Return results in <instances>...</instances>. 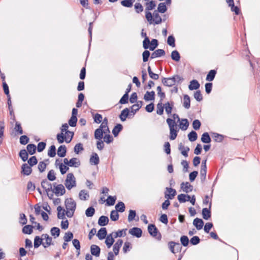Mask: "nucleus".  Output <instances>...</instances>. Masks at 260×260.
Returning <instances> with one entry per match:
<instances>
[{
	"instance_id": "obj_1",
	"label": "nucleus",
	"mask_w": 260,
	"mask_h": 260,
	"mask_svg": "<svg viewBox=\"0 0 260 260\" xmlns=\"http://www.w3.org/2000/svg\"><path fill=\"white\" fill-rule=\"evenodd\" d=\"M69 126L67 123H64L60 128L61 133L57 134L56 139L59 144L64 141L67 143H70L73 138L74 132L68 130Z\"/></svg>"
},
{
	"instance_id": "obj_2",
	"label": "nucleus",
	"mask_w": 260,
	"mask_h": 260,
	"mask_svg": "<svg viewBox=\"0 0 260 260\" xmlns=\"http://www.w3.org/2000/svg\"><path fill=\"white\" fill-rule=\"evenodd\" d=\"M158 46V41L155 39H153L150 41L149 38H146L143 41V47L145 49H149L150 51H154Z\"/></svg>"
},
{
	"instance_id": "obj_3",
	"label": "nucleus",
	"mask_w": 260,
	"mask_h": 260,
	"mask_svg": "<svg viewBox=\"0 0 260 260\" xmlns=\"http://www.w3.org/2000/svg\"><path fill=\"white\" fill-rule=\"evenodd\" d=\"M146 13L145 17L147 21L149 22L150 24L152 23V20H154L153 18L152 15L151 13L149 11L150 10H152L156 7V4L154 1H151L149 2H147L146 3Z\"/></svg>"
},
{
	"instance_id": "obj_4",
	"label": "nucleus",
	"mask_w": 260,
	"mask_h": 260,
	"mask_svg": "<svg viewBox=\"0 0 260 260\" xmlns=\"http://www.w3.org/2000/svg\"><path fill=\"white\" fill-rule=\"evenodd\" d=\"M64 184L66 188L69 190L76 186V178L72 173L67 174Z\"/></svg>"
},
{
	"instance_id": "obj_5",
	"label": "nucleus",
	"mask_w": 260,
	"mask_h": 260,
	"mask_svg": "<svg viewBox=\"0 0 260 260\" xmlns=\"http://www.w3.org/2000/svg\"><path fill=\"white\" fill-rule=\"evenodd\" d=\"M148 231L151 236L155 237L157 240L160 241L161 240V235L155 224H149L148 226Z\"/></svg>"
},
{
	"instance_id": "obj_6",
	"label": "nucleus",
	"mask_w": 260,
	"mask_h": 260,
	"mask_svg": "<svg viewBox=\"0 0 260 260\" xmlns=\"http://www.w3.org/2000/svg\"><path fill=\"white\" fill-rule=\"evenodd\" d=\"M67 210L75 211L76 208V203L72 198L67 199L64 202Z\"/></svg>"
},
{
	"instance_id": "obj_7",
	"label": "nucleus",
	"mask_w": 260,
	"mask_h": 260,
	"mask_svg": "<svg viewBox=\"0 0 260 260\" xmlns=\"http://www.w3.org/2000/svg\"><path fill=\"white\" fill-rule=\"evenodd\" d=\"M212 203L211 202L209 203V208H204L202 209V216L203 218L205 220H208L211 217V208Z\"/></svg>"
},
{
	"instance_id": "obj_8",
	"label": "nucleus",
	"mask_w": 260,
	"mask_h": 260,
	"mask_svg": "<svg viewBox=\"0 0 260 260\" xmlns=\"http://www.w3.org/2000/svg\"><path fill=\"white\" fill-rule=\"evenodd\" d=\"M32 167H30V166L28 165L27 164H23L21 166V173L25 176H28L32 173Z\"/></svg>"
},
{
	"instance_id": "obj_9",
	"label": "nucleus",
	"mask_w": 260,
	"mask_h": 260,
	"mask_svg": "<svg viewBox=\"0 0 260 260\" xmlns=\"http://www.w3.org/2000/svg\"><path fill=\"white\" fill-rule=\"evenodd\" d=\"M52 191L54 192L56 196H62L66 193V189L63 185L61 184L57 185L55 187L54 189H52Z\"/></svg>"
},
{
	"instance_id": "obj_10",
	"label": "nucleus",
	"mask_w": 260,
	"mask_h": 260,
	"mask_svg": "<svg viewBox=\"0 0 260 260\" xmlns=\"http://www.w3.org/2000/svg\"><path fill=\"white\" fill-rule=\"evenodd\" d=\"M129 233L137 238H140L143 233L141 229L137 227H134L129 230Z\"/></svg>"
},
{
	"instance_id": "obj_11",
	"label": "nucleus",
	"mask_w": 260,
	"mask_h": 260,
	"mask_svg": "<svg viewBox=\"0 0 260 260\" xmlns=\"http://www.w3.org/2000/svg\"><path fill=\"white\" fill-rule=\"evenodd\" d=\"M166 191L168 192V193H167L166 192H165V198L172 200L177 193L176 190L172 188L169 187H166Z\"/></svg>"
},
{
	"instance_id": "obj_12",
	"label": "nucleus",
	"mask_w": 260,
	"mask_h": 260,
	"mask_svg": "<svg viewBox=\"0 0 260 260\" xmlns=\"http://www.w3.org/2000/svg\"><path fill=\"white\" fill-rule=\"evenodd\" d=\"M166 54L165 51L161 49H158L154 50V51L151 54V59H153L157 57H159L164 56Z\"/></svg>"
},
{
	"instance_id": "obj_13",
	"label": "nucleus",
	"mask_w": 260,
	"mask_h": 260,
	"mask_svg": "<svg viewBox=\"0 0 260 260\" xmlns=\"http://www.w3.org/2000/svg\"><path fill=\"white\" fill-rule=\"evenodd\" d=\"M181 188L184 192L188 193L192 190L193 186L188 182H186L185 183L183 182L181 184Z\"/></svg>"
},
{
	"instance_id": "obj_14",
	"label": "nucleus",
	"mask_w": 260,
	"mask_h": 260,
	"mask_svg": "<svg viewBox=\"0 0 260 260\" xmlns=\"http://www.w3.org/2000/svg\"><path fill=\"white\" fill-rule=\"evenodd\" d=\"M174 78H165L162 77L161 79L162 83L164 86L171 87L174 85Z\"/></svg>"
},
{
	"instance_id": "obj_15",
	"label": "nucleus",
	"mask_w": 260,
	"mask_h": 260,
	"mask_svg": "<svg viewBox=\"0 0 260 260\" xmlns=\"http://www.w3.org/2000/svg\"><path fill=\"white\" fill-rule=\"evenodd\" d=\"M123 244V240L122 239H118L113 245V252L115 255L119 254V250Z\"/></svg>"
},
{
	"instance_id": "obj_16",
	"label": "nucleus",
	"mask_w": 260,
	"mask_h": 260,
	"mask_svg": "<svg viewBox=\"0 0 260 260\" xmlns=\"http://www.w3.org/2000/svg\"><path fill=\"white\" fill-rule=\"evenodd\" d=\"M41 186L45 190L46 192H48L49 191L52 190L51 183L46 179H44L42 181Z\"/></svg>"
},
{
	"instance_id": "obj_17",
	"label": "nucleus",
	"mask_w": 260,
	"mask_h": 260,
	"mask_svg": "<svg viewBox=\"0 0 260 260\" xmlns=\"http://www.w3.org/2000/svg\"><path fill=\"white\" fill-rule=\"evenodd\" d=\"M90 252L92 255L96 257L99 256L101 253V248L99 246L92 244L90 246Z\"/></svg>"
},
{
	"instance_id": "obj_18",
	"label": "nucleus",
	"mask_w": 260,
	"mask_h": 260,
	"mask_svg": "<svg viewBox=\"0 0 260 260\" xmlns=\"http://www.w3.org/2000/svg\"><path fill=\"white\" fill-rule=\"evenodd\" d=\"M204 221L202 219L199 218H196L193 221V225L198 230H201L204 226Z\"/></svg>"
},
{
	"instance_id": "obj_19",
	"label": "nucleus",
	"mask_w": 260,
	"mask_h": 260,
	"mask_svg": "<svg viewBox=\"0 0 260 260\" xmlns=\"http://www.w3.org/2000/svg\"><path fill=\"white\" fill-rule=\"evenodd\" d=\"M143 102L142 101H139L137 104L132 105L131 107V112L135 114L143 106Z\"/></svg>"
},
{
	"instance_id": "obj_20",
	"label": "nucleus",
	"mask_w": 260,
	"mask_h": 260,
	"mask_svg": "<svg viewBox=\"0 0 260 260\" xmlns=\"http://www.w3.org/2000/svg\"><path fill=\"white\" fill-rule=\"evenodd\" d=\"M200 87V84L199 82L193 79L190 82V84L188 85V88L190 90H197Z\"/></svg>"
},
{
	"instance_id": "obj_21",
	"label": "nucleus",
	"mask_w": 260,
	"mask_h": 260,
	"mask_svg": "<svg viewBox=\"0 0 260 260\" xmlns=\"http://www.w3.org/2000/svg\"><path fill=\"white\" fill-rule=\"evenodd\" d=\"M107 235V231L106 228H101L98 231L96 236L100 240L105 239Z\"/></svg>"
},
{
	"instance_id": "obj_22",
	"label": "nucleus",
	"mask_w": 260,
	"mask_h": 260,
	"mask_svg": "<svg viewBox=\"0 0 260 260\" xmlns=\"http://www.w3.org/2000/svg\"><path fill=\"white\" fill-rule=\"evenodd\" d=\"M129 110L128 108H125L122 110L119 115V118L122 121H124L128 116Z\"/></svg>"
},
{
	"instance_id": "obj_23",
	"label": "nucleus",
	"mask_w": 260,
	"mask_h": 260,
	"mask_svg": "<svg viewBox=\"0 0 260 260\" xmlns=\"http://www.w3.org/2000/svg\"><path fill=\"white\" fill-rule=\"evenodd\" d=\"M155 92L154 91H146V93L144 94V99L146 101H154L155 99Z\"/></svg>"
},
{
	"instance_id": "obj_24",
	"label": "nucleus",
	"mask_w": 260,
	"mask_h": 260,
	"mask_svg": "<svg viewBox=\"0 0 260 260\" xmlns=\"http://www.w3.org/2000/svg\"><path fill=\"white\" fill-rule=\"evenodd\" d=\"M81 165L80 160L76 157H73L70 159L69 166L70 167L77 168Z\"/></svg>"
},
{
	"instance_id": "obj_25",
	"label": "nucleus",
	"mask_w": 260,
	"mask_h": 260,
	"mask_svg": "<svg viewBox=\"0 0 260 260\" xmlns=\"http://www.w3.org/2000/svg\"><path fill=\"white\" fill-rule=\"evenodd\" d=\"M67 153V147L65 145H60L57 149V155L60 157H64Z\"/></svg>"
},
{
	"instance_id": "obj_26",
	"label": "nucleus",
	"mask_w": 260,
	"mask_h": 260,
	"mask_svg": "<svg viewBox=\"0 0 260 260\" xmlns=\"http://www.w3.org/2000/svg\"><path fill=\"white\" fill-rule=\"evenodd\" d=\"M90 162L91 165H97L100 162V159L97 153H92L90 158Z\"/></svg>"
},
{
	"instance_id": "obj_27",
	"label": "nucleus",
	"mask_w": 260,
	"mask_h": 260,
	"mask_svg": "<svg viewBox=\"0 0 260 260\" xmlns=\"http://www.w3.org/2000/svg\"><path fill=\"white\" fill-rule=\"evenodd\" d=\"M109 221V220L107 216L102 215L100 217L98 220V224L101 226H104L108 224Z\"/></svg>"
},
{
	"instance_id": "obj_28",
	"label": "nucleus",
	"mask_w": 260,
	"mask_h": 260,
	"mask_svg": "<svg viewBox=\"0 0 260 260\" xmlns=\"http://www.w3.org/2000/svg\"><path fill=\"white\" fill-rule=\"evenodd\" d=\"M104 131L100 128L96 129L94 131V136L96 140L102 139L104 136Z\"/></svg>"
},
{
	"instance_id": "obj_29",
	"label": "nucleus",
	"mask_w": 260,
	"mask_h": 260,
	"mask_svg": "<svg viewBox=\"0 0 260 260\" xmlns=\"http://www.w3.org/2000/svg\"><path fill=\"white\" fill-rule=\"evenodd\" d=\"M123 126L121 124H117L112 129V134L115 137H116L119 133L122 130Z\"/></svg>"
},
{
	"instance_id": "obj_30",
	"label": "nucleus",
	"mask_w": 260,
	"mask_h": 260,
	"mask_svg": "<svg viewBox=\"0 0 260 260\" xmlns=\"http://www.w3.org/2000/svg\"><path fill=\"white\" fill-rule=\"evenodd\" d=\"M217 74V71L215 70H210L207 75L206 80L208 81L211 82L212 81Z\"/></svg>"
},
{
	"instance_id": "obj_31",
	"label": "nucleus",
	"mask_w": 260,
	"mask_h": 260,
	"mask_svg": "<svg viewBox=\"0 0 260 260\" xmlns=\"http://www.w3.org/2000/svg\"><path fill=\"white\" fill-rule=\"evenodd\" d=\"M183 106L186 109H188L190 107V99L187 94H184L183 96Z\"/></svg>"
},
{
	"instance_id": "obj_32",
	"label": "nucleus",
	"mask_w": 260,
	"mask_h": 260,
	"mask_svg": "<svg viewBox=\"0 0 260 260\" xmlns=\"http://www.w3.org/2000/svg\"><path fill=\"white\" fill-rule=\"evenodd\" d=\"M27 151L30 155H33L36 152L37 147L34 144H29L26 146Z\"/></svg>"
},
{
	"instance_id": "obj_33",
	"label": "nucleus",
	"mask_w": 260,
	"mask_h": 260,
	"mask_svg": "<svg viewBox=\"0 0 260 260\" xmlns=\"http://www.w3.org/2000/svg\"><path fill=\"white\" fill-rule=\"evenodd\" d=\"M57 218L59 219H65V212L66 211L64 209H63V208L59 206L57 208Z\"/></svg>"
},
{
	"instance_id": "obj_34",
	"label": "nucleus",
	"mask_w": 260,
	"mask_h": 260,
	"mask_svg": "<svg viewBox=\"0 0 260 260\" xmlns=\"http://www.w3.org/2000/svg\"><path fill=\"white\" fill-rule=\"evenodd\" d=\"M180 128L182 131H185L187 129L189 126L188 120L186 118L182 119L180 122Z\"/></svg>"
},
{
	"instance_id": "obj_35",
	"label": "nucleus",
	"mask_w": 260,
	"mask_h": 260,
	"mask_svg": "<svg viewBox=\"0 0 260 260\" xmlns=\"http://www.w3.org/2000/svg\"><path fill=\"white\" fill-rule=\"evenodd\" d=\"M19 156L23 161H26L28 158V153L25 149H22L19 153Z\"/></svg>"
},
{
	"instance_id": "obj_36",
	"label": "nucleus",
	"mask_w": 260,
	"mask_h": 260,
	"mask_svg": "<svg viewBox=\"0 0 260 260\" xmlns=\"http://www.w3.org/2000/svg\"><path fill=\"white\" fill-rule=\"evenodd\" d=\"M125 206L122 202H118L115 206V211L117 212H123L125 211Z\"/></svg>"
},
{
	"instance_id": "obj_37",
	"label": "nucleus",
	"mask_w": 260,
	"mask_h": 260,
	"mask_svg": "<svg viewBox=\"0 0 260 260\" xmlns=\"http://www.w3.org/2000/svg\"><path fill=\"white\" fill-rule=\"evenodd\" d=\"M114 241V239L112 237V234H109V235L107 236L106 239L105 243L108 248H109L113 244Z\"/></svg>"
},
{
	"instance_id": "obj_38",
	"label": "nucleus",
	"mask_w": 260,
	"mask_h": 260,
	"mask_svg": "<svg viewBox=\"0 0 260 260\" xmlns=\"http://www.w3.org/2000/svg\"><path fill=\"white\" fill-rule=\"evenodd\" d=\"M201 141L204 143H210L211 141V138L208 132L203 133L202 135Z\"/></svg>"
},
{
	"instance_id": "obj_39",
	"label": "nucleus",
	"mask_w": 260,
	"mask_h": 260,
	"mask_svg": "<svg viewBox=\"0 0 260 260\" xmlns=\"http://www.w3.org/2000/svg\"><path fill=\"white\" fill-rule=\"evenodd\" d=\"M73 245L75 247V248L76 249L77 251V256H78L80 253V243L79 241L77 239H74L72 241Z\"/></svg>"
},
{
	"instance_id": "obj_40",
	"label": "nucleus",
	"mask_w": 260,
	"mask_h": 260,
	"mask_svg": "<svg viewBox=\"0 0 260 260\" xmlns=\"http://www.w3.org/2000/svg\"><path fill=\"white\" fill-rule=\"evenodd\" d=\"M34 226L31 225H26L22 228V233L24 234H31L33 232Z\"/></svg>"
},
{
	"instance_id": "obj_41",
	"label": "nucleus",
	"mask_w": 260,
	"mask_h": 260,
	"mask_svg": "<svg viewBox=\"0 0 260 260\" xmlns=\"http://www.w3.org/2000/svg\"><path fill=\"white\" fill-rule=\"evenodd\" d=\"M156 108V113L159 115H162L164 112L165 104L163 105L161 101H159L157 104Z\"/></svg>"
},
{
	"instance_id": "obj_42",
	"label": "nucleus",
	"mask_w": 260,
	"mask_h": 260,
	"mask_svg": "<svg viewBox=\"0 0 260 260\" xmlns=\"http://www.w3.org/2000/svg\"><path fill=\"white\" fill-rule=\"evenodd\" d=\"M157 11L155 10L153 12V16L155 19L152 20V23L153 22L155 24H159L161 23L162 19L161 17L159 16L158 13Z\"/></svg>"
},
{
	"instance_id": "obj_43",
	"label": "nucleus",
	"mask_w": 260,
	"mask_h": 260,
	"mask_svg": "<svg viewBox=\"0 0 260 260\" xmlns=\"http://www.w3.org/2000/svg\"><path fill=\"white\" fill-rule=\"evenodd\" d=\"M127 230V229H122L121 230H118L117 232L115 233H113L112 234L113 235V237L114 238H116L117 237H121L122 236H125L126 235L125 231Z\"/></svg>"
},
{
	"instance_id": "obj_44",
	"label": "nucleus",
	"mask_w": 260,
	"mask_h": 260,
	"mask_svg": "<svg viewBox=\"0 0 260 260\" xmlns=\"http://www.w3.org/2000/svg\"><path fill=\"white\" fill-rule=\"evenodd\" d=\"M171 57L172 60L176 62L179 61L181 58L179 52L177 50H174L172 52Z\"/></svg>"
},
{
	"instance_id": "obj_45",
	"label": "nucleus",
	"mask_w": 260,
	"mask_h": 260,
	"mask_svg": "<svg viewBox=\"0 0 260 260\" xmlns=\"http://www.w3.org/2000/svg\"><path fill=\"white\" fill-rule=\"evenodd\" d=\"M79 198L81 200H87L89 198V193L85 190H81L79 194Z\"/></svg>"
},
{
	"instance_id": "obj_46",
	"label": "nucleus",
	"mask_w": 260,
	"mask_h": 260,
	"mask_svg": "<svg viewBox=\"0 0 260 260\" xmlns=\"http://www.w3.org/2000/svg\"><path fill=\"white\" fill-rule=\"evenodd\" d=\"M43 238H40L39 236H37L34 239V246L35 248H38L41 244H43Z\"/></svg>"
},
{
	"instance_id": "obj_47",
	"label": "nucleus",
	"mask_w": 260,
	"mask_h": 260,
	"mask_svg": "<svg viewBox=\"0 0 260 260\" xmlns=\"http://www.w3.org/2000/svg\"><path fill=\"white\" fill-rule=\"evenodd\" d=\"M177 127L170 129V139L171 140H175L177 136Z\"/></svg>"
},
{
	"instance_id": "obj_48",
	"label": "nucleus",
	"mask_w": 260,
	"mask_h": 260,
	"mask_svg": "<svg viewBox=\"0 0 260 260\" xmlns=\"http://www.w3.org/2000/svg\"><path fill=\"white\" fill-rule=\"evenodd\" d=\"M189 242L190 241L187 236L183 235L180 237V242L182 246L184 247L187 246Z\"/></svg>"
},
{
	"instance_id": "obj_49",
	"label": "nucleus",
	"mask_w": 260,
	"mask_h": 260,
	"mask_svg": "<svg viewBox=\"0 0 260 260\" xmlns=\"http://www.w3.org/2000/svg\"><path fill=\"white\" fill-rule=\"evenodd\" d=\"M50 233L52 236H54V238H56L59 237L60 230L58 228L54 226L51 229Z\"/></svg>"
},
{
	"instance_id": "obj_50",
	"label": "nucleus",
	"mask_w": 260,
	"mask_h": 260,
	"mask_svg": "<svg viewBox=\"0 0 260 260\" xmlns=\"http://www.w3.org/2000/svg\"><path fill=\"white\" fill-rule=\"evenodd\" d=\"M167 11V7L166 3H160L159 4L157 7V12L160 13H164Z\"/></svg>"
},
{
	"instance_id": "obj_51",
	"label": "nucleus",
	"mask_w": 260,
	"mask_h": 260,
	"mask_svg": "<svg viewBox=\"0 0 260 260\" xmlns=\"http://www.w3.org/2000/svg\"><path fill=\"white\" fill-rule=\"evenodd\" d=\"M116 200V196H109L107 200L106 204L109 206H113L115 204Z\"/></svg>"
},
{
	"instance_id": "obj_52",
	"label": "nucleus",
	"mask_w": 260,
	"mask_h": 260,
	"mask_svg": "<svg viewBox=\"0 0 260 260\" xmlns=\"http://www.w3.org/2000/svg\"><path fill=\"white\" fill-rule=\"evenodd\" d=\"M188 138L190 141H195L198 138L197 133L195 131H192L188 134Z\"/></svg>"
},
{
	"instance_id": "obj_53",
	"label": "nucleus",
	"mask_w": 260,
	"mask_h": 260,
	"mask_svg": "<svg viewBox=\"0 0 260 260\" xmlns=\"http://www.w3.org/2000/svg\"><path fill=\"white\" fill-rule=\"evenodd\" d=\"M56 155V147L55 145H51L48 150V155L50 157H53Z\"/></svg>"
},
{
	"instance_id": "obj_54",
	"label": "nucleus",
	"mask_w": 260,
	"mask_h": 260,
	"mask_svg": "<svg viewBox=\"0 0 260 260\" xmlns=\"http://www.w3.org/2000/svg\"><path fill=\"white\" fill-rule=\"evenodd\" d=\"M135 0H123L121 2V4L123 7L131 8L133 5Z\"/></svg>"
},
{
	"instance_id": "obj_55",
	"label": "nucleus",
	"mask_w": 260,
	"mask_h": 260,
	"mask_svg": "<svg viewBox=\"0 0 260 260\" xmlns=\"http://www.w3.org/2000/svg\"><path fill=\"white\" fill-rule=\"evenodd\" d=\"M94 213L95 209L92 206L88 207L85 211V215L88 217L93 216Z\"/></svg>"
},
{
	"instance_id": "obj_56",
	"label": "nucleus",
	"mask_w": 260,
	"mask_h": 260,
	"mask_svg": "<svg viewBox=\"0 0 260 260\" xmlns=\"http://www.w3.org/2000/svg\"><path fill=\"white\" fill-rule=\"evenodd\" d=\"M74 237V235L72 232H68L67 233H66L64 237H63V240L65 242H68L71 241Z\"/></svg>"
},
{
	"instance_id": "obj_57",
	"label": "nucleus",
	"mask_w": 260,
	"mask_h": 260,
	"mask_svg": "<svg viewBox=\"0 0 260 260\" xmlns=\"http://www.w3.org/2000/svg\"><path fill=\"white\" fill-rule=\"evenodd\" d=\"M27 163L29 166H30V167H33L37 165L38 163V159L36 156H32L30 157L28 159H27Z\"/></svg>"
},
{
	"instance_id": "obj_58",
	"label": "nucleus",
	"mask_w": 260,
	"mask_h": 260,
	"mask_svg": "<svg viewBox=\"0 0 260 260\" xmlns=\"http://www.w3.org/2000/svg\"><path fill=\"white\" fill-rule=\"evenodd\" d=\"M148 72L149 77L153 80H157L159 78V75L157 74L154 73L151 69L150 66L148 67Z\"/></svg>"
},
{
	"instance_id": "obj_59",
	"label": "nucleus",
	"mask_w": 260,
	"mask_h": 260,
	"mask_svg": "<svg viewBox=\"0 0 260 260\" xmlns=\"http://www.w3.org/2000/svg\"><path fill=\"white\" fill-rule=\"evenodd\" d=\"M55 173L53 170H50L47 174V179L51 181H53L56 179Z\"/></svg>"
},
{
	"instance_id": "obj_60",
	"label": "nucleus",
	"mask_w": 260,
	"mask_h": 260,
	"mask_svg": "<svg viewBox=\"0 0 260 260\" xmlns=\"http://www.w3.org/2000/svg\"><path fill=\"white\" fill-rule=\"evenodd\" d=\"M207 172V169L201 168L200 176H201V180L202 183H204L205 181Z\"/></svg>"
},
{
	"instance_id": "obj_61",
	"label": "nucleus",
	"mask_w": 260,
	"mask_h": 260,
	"mask_svg": "<svg viewBox=\"0 0 260 260\" xmlns=\"http://www.w3.org/2000/svg\"><path fill=\"white\" fill-rule=\"evenodd\" d=\"M110 218L112 221H117L119 218V214L115 210H112L110 213Z\"/></svg>"
},
{
	"instance_id": "obj_62",
	"label": "nucleus",
	"mask_w": 260,
	"mask_h": 260,
	"mask_svg": "<svg viewBox=\"0 0 260 260\" xmlns=\"http://www.w3.org/2000/svg\"><path fill=\"white\" fill-rule=\"evenodd\" d=\"M213 134V139L215 142H221L223 140L224 137L223 135L216 133H214Z\"/></svg>"
},
{
	"instance_id": "obj_63",
	"label": "nucleus",
	"mask_w": 260,
	"mask_h": 260,
	"mask_svg": "<svg viewBox=\"0 0 260 260\" xmlns=\"http://www.w3.org/2000/svg\"><path fill=\"white\" fill-rule=\"evenodd\" d=\"M189 241H190V243L191 245H197L199 243H200V242L201 241V240H200V238L198 236H193L190 239V240Z\"/></svg>"
},
{
	"instance_id": "obj_64",
	"label": "nucleus",
	"mask_w": 260,
	"mask_h": 260,
	"mask_svg": "<svg viewBox=\"0 0 260 260\" xmlns=\"http://www.w3.org/2000/svg\"><path fill=\"white\" fill-rule=\"evenodd\" d=\"M166 122L169 125V129L176 127V123L175 120L173 119L168 118L166 120Z\"/></svg>"
}]
</instances>
